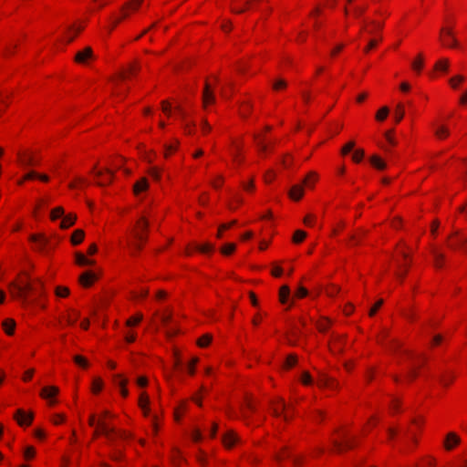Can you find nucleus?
Listing matches in <instances>:
<instances>
[{
    "instance_id": "obj_1",
    "label": "nucleus",
    "mask_w": 467,
    "mask_h": 467,
    "mask_svg": "<svg viewBox=\"0 0 467 467\" xmlns=\"http://www.w3.org/2000/svg\"><path fill=\"white\" fill-rule=\"evenodd\" d=\"M109 411L104 410L99 419L97 420L96 416L94 414H91L88 419V424L91 427H96L95 430V436L99 435V433L105 435L110 441H113L115 438H120V439H128L130 437V435L124 431H117L115 428L111 427L109 424H108L105 420V418L111 417Z\"/></svg>"
},
{
    "instance_id": "obj_2",
    "label": "nucleus",
    "mask_w": 467,
    "mask_h": 467,
    "mask_svg": "<svg viewBox=\"0 0 467 467\" xmlns=\"http://www.w3.org/2000/svg\"><path fill=\"white\" fill-rule=\"evenodd\" d=\"M28 285V278L26 275L20 276L10 285V293L16 299L26 302Z\"/></svg>"
},
{
    "instance_id": "obj_3",
    "label": "nucleus",
    "mask_w": 467,
    "mask_h": 467,
    "mask_svg": "<svg viewBox=\"0 0 467 467\" xmlns=\"http://www.w3.org/2000/svg\"><path fill=\"white\" fill-rule=\"evenodd\" d=\"M441 40L445 47H458V40L456 39L452 27L442 26L441 28Z\"/></svg>"
},
{
    "instance_id": "obj_4",
    "label": "nucleus",
    "mask_w": 467,
    "mask_h": 467,
    "mask_svg": "<svg viewBox=\"0 0 467 467\" xmlns=\"http://www.w3.org/2000/svg\"><path fill=\"white\" fill-rule=\"evenodd\" d=\"M143 0H130L121 8L122 16L113 21L110 30H112L123 18L129 16V10L136 11L142 4Z\"/></svg>"
},
{
    "instance_id": "obj_5",
    "label": "nucleus",
    "mask_w": 467,
    "mask_h": 467,
    "mask_svg": "<svg viewBox=\"0 0 467 467\" xmlns=\"http://www.w3.org/2000/svg\"><path fill=\"white\" fill-rule=\"evenodd\" d=\"M175 110L178 112L179 117L182 121L185 132L191 134L192 132V128L194 127L195 124L192 121L187 120L188 112L182 105H177L175 107Z\"/></svg>"
},
{
    "instance_id": "obj_6",
    "label": "nucleus",
    "mask_w": 467,
    "mask_h": 467,
    "mask_svg": "<svg viewBox=\"0 0 467 467\" xmlns=\"http://www.w3.org/2000/svg\"><path fill=\"white\" fill-rule=\"evenodd\" d=\"M92 171L94 172L95 176H97L98 178L103 177L104 171L107 173V176L105 178H103L101 181H99L97 182V184L99 186H105L107 184H109L114 178V172L108 168L105 169L104 171H96V166H95L93 168Z\"/></svg>"
},
{
    "instance_id": "obj_7",
    "label": "nucleus",
    "mask_w": 467,
    "mask_h": 467,
    "mask_svg": "<svg viewBox=\"0 0 467 467\" xmlns=\"http://www.w3.org/2000/svg\"><path fill=\"white\" fill-rule=\"evenodd\" d=\"M222 441L226 448H232L240 439L234 431L230 430L223 435Z\"/></svg>"
},
{
    "instance_id": "obj_8",
    "label": "nucleus",
    "mask_w": 467,
    "mask_h": 467,
    "mask_svg": "<svg viewBox=\"0 0 467 467\" xmlns=\"http://www.w3.org/2000/svg\"><path fill=\"white\" fill-rule=\"evenodd\" d=\"M93 51L90 47H85L83 50L78 51L75 56L77 63L85 64L88 59L93 58Z\"/></svg>"
},
{
    "instance_id": "obj_9",
    "label": "nucleus",
    "mask_w": 467,
    "mask_h": 467,
    "mask_svg": "<svg viewBox=\"0 0 467 467\" xmlns=\"http://www.w3.org/2000/svg\"><path fill=\"white\" fill-rule=\"evenodd\" d=\"M460 442H461L460 437L454 432H450L446 436V439L444 441V447L446 450L451 451L456 445L460 444Z\"/></svg>"
},
{
    "instance_id": "obj_10",
    "label": "nucleus",
    "mask_w": 467,
    "mask_h": 467,
    "mask_svg": "<svg viewBox=\"0 0 467 467\" xmlns=\"http://www.w3.org/2000/svg\"><path fill=\"white\" fill-rule=\"evenodd\" d=\"M149 188V182L145 177L138 180L133 185V192L136 196H139L141 192L147 191Z\"/></svg>"
},
{
    "instance_id": "obj_11",
    "label": "nucleus",
    "mask_w": 467,
    "mask_h": 467,
    "mask_svg": "<svg viewBox=\"0 0 467 467\" xmlns=\"http://www.w3.org/2000/svg\"><path fill=\"white\" fill-rule=\"evenodd\" d=\"M96 278H97V276L93 272L87 271V272H84L79 276V282L81 283V285L83 286L88 287L92 285V283L96 280Z\"/></svg>"
},
{
    "instance_id": "obj_12",
    "label": "nucleus",
    "mask_w": 467,
    "mask_h": 467,
    "mask_svg": "<svg viewBox=\"0 0 467 467\" xmlns=\"http://www.w3.org/2000/svg\"><path fill=\"white\" fill-rule=\"evenodd\" d=\"M15 420L17 423L22 426L29 425V416L21 409L17 410L14 415Z\"/></svg>"
},
{
    "instance_id": "obj_13",
    "label": "nucleus",
    "mask_w": 467,
    "mask_h": 467,
    "mask_svg": "<svg viewBox=\"0 0 467 467\" xmlns=\"http://www.w3.org/2000/svg\"><path fill=\"white\" fill-rule=\"evenodd\" d=\"M303 194H304L303 184L294 185L289 192L290 198H292L295 201L300 200L302 198Z\"/></svg>"
},
{
    "instance_id": "obj_14",
    "label": "nucleus",
    "mask_w": 467,
    "mask_h": 467,
    "mask_svg": "<svg viewBox=\"0 0 467 467\" xmlns=\"http://www.w3.org/2000/svg\"><path fill=\"white\" fill-rule=\"evenodd\" d=\"M202 100L203 104L206 105L209 102L213 103L214 102V95L213 90L211 89L210 85L206 82L202 93Z\"/></svg>"
},
{
    "instance_id": "obj_15",
    "label": "nucleus",
    "mask_w": 467,
    "mask_h": 467,
    "mask_svg": "<svg viewBox=\"0 0 467 467\" xmlns=\"http://www.w3.org/2000/svg\"><path fill=\"white\" fill-rule=\"evenodd\" d=\"M76 263L80 266H88V265H93L95 264L94 260L87 258L83 254L81 253H76Z\"/></svg>"
},
{
    "instance_id": "obj_16",
    "label": "nucleus",
    "mask_w": 467,
    "mask_h": 467,
    "mask_svg": "<svg viewBox=\"0 0 467 467\" xmlns=\"http://www.w3.org/2000/svg\"><path fill=\"white\" fill-rule=\"evenodd\" d=\"M76 219L77 216L72 213L64 215L60 223V227L66 229L72 226L75 223Z\"/></svg>"
},
{
    "instance_id": "obj_17",
    "label": "nucleus",
    "mask_w": 467,
    "mask_h": 467,
    "mask_svg": "<svg viewBox=\"0 0 467 467\" xmlns=\"http://www.w3.org/2000/svg\"><path fill=\"white\" fill-rule=\"evenodd\" d=\"M290 296V288L288 285H284L279 290V300L282 304H286Z\"/></svg>"
},
{
    "instance_id": "obj_18",
    "label": "nucleus",
    "mask_w": 467,
    "mask_h": 467,
    "mask_svg": "<svg viewBox=\"0 0 467 467\" xmlns=\"http://www.w3.org/2000/svg\"><path fill=\"white\" fill-rule=\"evenodd\" d=\"M342 438L344 439L343 442L336 440L333 441V445L337 451H341L343 448L348 449L352 447V442L347 438V436L344 435Z\"/></svg>"
},
{
    "instance_id": "obj_19",
    "label": "nucleus",
    "mask_w": 467,
    "mask_h": 467,
    "mask_svg": "<svg viewBox=\"0 0 467 467\" xmlns=\"http://www.w3.org/2000/svg\"><path fill=\"white\" fill-rule=\"evenodd\" d=\"M84 236H85V233L83 230H81V229L75 230L71 236L72 244H74V245L79 244L83 241Z\"/></svg>"
},
{
    "instance_id": "obj_20",
    "label": "nucleus",
    "mask_w": 467,
    "mask_h": 467,
    "mask_svg": "<svg viewBox=\"0 0 467 467\" xmlns=\"http://www.w3.org/2000/svg\"><path fill=\"white\" fill-rule=\"evenodd\" d=\"M318 384L321 387H327V388H330V389L337 388V383H336L333 379H331V378H329L328 376H326V375L322 376V378L318 381Z\"/></svg>"
},
{
    "instance_id": "obj_21",
    "label": "nucleus",
    "mask_w": 467,
    "mask_h": 467,
    "mask_svg": "<svg viewBox=\"0 0 467 467\" xmlns=\"http://www.w3.org/2000/svg\"><path fill=\"white\" fill-rule=\"evenodd\" d=\"M57 392H58V389L56 387H53V386L45 387V388H43V389L41 391V396L44 399L48 400V399H51L52 397H54Z\"/></svg>"
},
{
    "instance_id": "obj_22",
    "label": "nucleus",
    "mask_w": 467,
    "mask_h": 467,
    "mask_svg": "<svg viewBox=\"0 0 467 467\" xmlns=\"http://www.w3.org/2000/svg\"><path fill=\"white\" fill-rule=\"evenodd\" d=\"M115 383L120 388V393L123 397H127L129 392L125 388L127 384V379H123L121 376L118 375L115 379Z\"/></svg>"
},
{
    "instance_id": "obj_23",
    "label": "nucleus",
    "mask_w": 467,
    "mask_h": 467,
    "mask_svg": "<svg viewBox=\"0 0 467 467\" xmlns=\"http://www.w3.org/2000/svg\"><path fill=\"white\" fill-rule=\"evenodd\" d=\"M450 62L448 58H441L438 60L434 66L435 70L447 72L449 69Z\"/></svg>"
},
{
    "instance_id": "obj_24",
    "label": "nucleus",
    "mask_w": 467,
    "mask_h": 467,
    "mask_svg": "<svg viewBox=\"0 0 467 467\" xmlns=\"http://www.w3.org/2000/svg\"><path fill=\"white\" fill-rule=\"evenodd\" d=\"M285 409V404L282 399H278L277 404H273V413L276 417H280L283 414V410Z\"/></svg>"
},
{
    "instance_id": "obj_25",
    "label": "nucleus",
    "mask_w": 467,
    "mask_h": 467,
    "mask_svg": "<svg viewBox=\"0 0 467 467\" xmlns=\"http://www.w3.org/2000/svg\"><path fill=\"white\" fill-rule=\"evenodd\" d=\"M2 326L7 335H12L15 329L16 323L13 319L7 318L3 321Z\"/></svg>"
},
{
    "instance_id": "obj_26",
    "label": "nucleus",
    "mask_w": 467,
    "mask_h": 467,
    "mask_svg": "<svg viewBox=\"0 0 467 467\" xmlns=\"http://www.w3.org/2000/svg\"><path fill=\"white\" fill-rule=\"evenodd\" d=\"M30 240H31V244L34 243L36 245V249L39 251L42 249V247L46 244V239L44 237H42L40 235L33 234H31Z\"/></svg>"
},
{
    "instance_id": "obj_27",
    "label": "nucleus",
    "mask_w": 467,
    "mask_h": 467,
    "mask_svg": "<svg viewBox=\"0 0 467 467\" xmlns=\"http://www.w3.org/2000/svg\"><path fill=\"white\" fill-rule=\"evenodd\" d=\"M431 254L434 259V265L436 267H441L442 262L444 260V254L439 252L437 249H432Z\"/></svg>"
},
{
    "instance_id": "obj_28",
    "label": "nucleus",
    "mask_w": 467,
    "mask_h": 467,
    "mask_svg": "<svg viewBox=\"0 0 467 467\" xmlns=\"http://www.w3.org/2000/svg\"><path fill=\"white\" fill-rule=\"evenodd\" d=\"M288 457L291 458L293 461L294 465L297 466L301 462V459L299 457H294L290 453L286 451V449H284V452L282 454H276L275 459L276 461H281L283 458Z\"/></svg>"
},
{
    "instance_id": "obj_29",
    "label": "nucleus",
    "mask_w": 467,
    "mask_h": 467,
    "mask_svg": "<svg viewBox=\"0 0 467 467\" xmlns=\"http://www.w3.org/2000/svg\"><path fill=\"white\" fill-rule=\"evenodd\" d=\"M317 178V175L315 172H309L308 175L302 182L303 186L305 185L306 187L312 188Z\"/></svg>"
},
{
    "instance_id": "obj_30",
    "label": "nucleus",
    "mask_w": 467,
    "mask_h": 467,
    "mask_svg": "<svg viewBox=\"0 0 467 467\" xmlns=\"http://www.w3.org/2000/svg\"><path fill=\"white\" fill-rule=\"evenodd\" d=\"M404 113H405L404 106L401 103L397 104L395 111H394L396 122H400L403 119Z\"/></svg>"
},
{
    "instance_id": "obj_31",
    "label": "nucleus",
    "mask_w": 467,
    "mask_h": 467,
    "mask_svg": "<svg viewBox=\"0 0 467 467\" xmlns=\"http://www.w3.org/2000/svg\"><path fill=\"white\" fill-rule=\"evenodd\" d=\"M370 162L375 168L379 170H384L386 168V163L376 155L370 158Z\"/></svg>"
},
{
    "instance_id": "obj_32",
    "label": "nucleus",
    "mask_w": 467,
    "mask_h": 467,
    "mask_svg": "<svg viewBox=\"0 0 467 467\" xmlns=\"http://www.w3.org/2000/svg\"><path fill=\"white\" fill-rule=\"evenodd\" d=\"M411 67L416 72H420L423 67V57L421 54H420L418 57L411 63Z\"/></svg>"
},
{
    "instance_id": "obj_33",
    "label": "nucleus",
    "mask_w": 467,
    "mask_h": 467,
    "mask_svg": "<svg viewBox=\"0 0 467 467\" xmlns=\"http://www.w3.org/2000/svg\"><path fill=\"white\" fill-rule=\"evenodd\" d=\"M148 403H149V397L145 393H142L140 395V406L144 410L145 415H148V413H149Z\"/></svg>"
},
{
    "instance_id": "obj_34",
    "label": "nucleus",
    "mask_w": 467,
    "mask_h": 467,
    "mask_svg": "<svg viewBox=\"0 0 467 467\" xmlns=\"http://www.w3.org/2000/svg\"><path fill=\"white\" fill-rule=\"evenodd\" d=\"M306 237V233L303 230H297L295 232L293 241L296 244L301 243Z\"/></svg>"
},
{
    "instance_id": "obj_35",
    "label": "nucleus",
    "mask_w": 467,
    "mask_h": 467,
    "mask_svg": "<svg viewBox=\"0 0 467 467\" xmlns=\"http://www.w3.org/2000/svg\"><path fill=\"white\" fill-rule=\"evenodd\" d=\"M389 112V109L388 107L381 108L376 114V119L379 121H383L387 118Z\"/></svg>"
},
{
    "instance_id": "obj_36",
    "label": "nucleus",
    "mask_w": 467,
    "mask_h": 467,
    "mask_svg": "<svg viewBox=\"0 0 467 467\" xmlns=\"http://www.w3.org/2000/svg\"><path fill=\"white\" fill-rule=\"evenodd\" d=\"M64 215H65V212L62 207H57V208L53 209L51 212L52 220H57L59 218L62 219Z\"/></svg>"
},
{
    "instance_id": "obj_37",
    "label": "nucleus",
    "mask_w": 467,
    "mask_h": 467,
    "mask_svg": "<svg viewBox=\"0 0 467 467\" xmlns=\"http://www.w3.org/2000/svg\"><path fill=\"white\" fill-rule=\"evenodd\" d=\"M30 175H31V181L32 180H35V179H37L41 182H48L49 178L47 175L46 174H40L33 170H31V172H30Z\"/></svg>"
},
{
    "instance_id": "obj_38",
    "label": "nucleus",
    "mask_w": 467,
    "mask_h": 467,
    "mask_svg": "<svg viewBox=\"0 0 467 467\" xmlns=\"http://www.w3.org/2000/svg\"><path fill=\"white\" fill-rule=\"evenodd\" d=\"M449 134H450L449 130L444 126H441V127L437 128L435 130V135L440 139L445 138Z\"/></svg>"
},
{
    "instance_id": "obj_39",
    "label": "nucleus",
    "mask_w": 467,
    "mask_h": 467,
    "mask_svg": "<svg viewBox=\"0 0 467 467\" xmlns=\"http://www.w3.org/2000/svg\"><path fill=\"white\" fill-rule=\"evenodd\" d=\"M212 341V336L210 334H205L201 337L198 340V345L202 348L206 347Z\"/></svg>"
},
{
    "instance_id": "obj_40",
    "label": "nucleus",
    "mask_w": 467,
    "mask_h": 467,
    "mask_svg": "<svg viewBox=\"0 0 467 467\" xmlns=\"http://www.w3.org/2000/svg\"><path fill=\"white\" fill-rule=\"evenodd\" d=\"M464 81V77L462 75H457L451 78H450L449 82L451 86V88H456L458 84Z\"/></svg>"
},
{
    "instance_id": "obj_41",
    "label": "nucleus",
    "mask_w": 467,
    "mask_h": 467,
    "mask_svg": "<svg viewBox=\"0 0 467 467\" xmlns=\"http://www.w3.org/2000/svg\"><path fill=\"white\" fill-rule=\"evenodd\" d=\"M141 320H142V315L138 314L137 316L129 318L126 322V325L128 327H131V326L139 324Z\"/></svg>"
},
{
    "instance_id": "obj_42",
    "label": "nucleus",
    "mask_w": 467,
    "mask_h": 467,
    "mask_svg": "<svg viewBox=\"0 0 467 467\" xmlns=\"http://www.w3.org/2000/svg\"><path fill=\"white\" fill-rule=\"evenodd\" d=\"M56 295L60 297H66L69 295V289L66 286H57L56 288Z\"/></svg>"
},
{
    "instance_id": "obj_43",
    "label": "nucleus",
    "mask_w": 467,
    "mask_h": 467,
    "mask_svg": "<svg viewBox=\"0 0 467 467\" xmlns=\"http://www.w3.org/2000/svg\"><path fill=\"white\" fill-rule=\"evenodd\" d=\"M103 382L100 379H95L92 382V391L97 393L101 390Z\"/></svg>"
},
{
    "instance_id": "obj_44",
    "label": "nucleus",
    "mask_w": 467,
    "mask_h": 467,
    "mask_svg": "<svg viewBox=\"0 0 467 467\" xmlns=\"http://www.w3.org/2000/svg\"><path fill=\"white\" fill-rule=\"evenodd\" d=\"M148 172L155 181H159L161 179V172L157 167H151Z\"/></svg>"
},
{
    "instance_id": "obj_45",
    "label": "nucleus",
    "mask_w": 467,
    "mask_h": 467,
    "mask_svg": "<svg viewBox=\"0 0 467 467\" xmlns=\"http://www.w3.org/2000/svg\"><path fill=\"white\" fill-rule=\"evenodd\" d=\"M364 154L365 153H364L363 150H361V149L356 150L353 153L352 159L354 161L359 162L363 159Z\"/></svg>"
},
{
    "instance_id": "obj_46",
    "label": "nucleus",
    "mask_w": 467,
    "mask_h": 467,
    "mask_svg": "<svg viewBox=\"0 0 467 467\" xmlns=\"http://www.w3.org/2000/svg\"><path fill=\"white\" fill-rule=\"evenodd\" d=\"M161 109L166 115L171 116V105L169 101H167V100L161 101Z\"/></svg>"
},
{
    "instance_id": "obj_47",
    "label": "nucleus",
    "mask_w": 467,
    "mask_h": 467,
    "mask_svg": "<svg viewBox=\"0 0 467 467\" xmlns=\"http://www.w3.org/2000/svg\"><path fill=\"white\" fill-rule=\"evenodd\" d=\"M296 363V357L294 356V355H289L286 359H285V368H290L292 367H294Z\"/></svg>"
},
{
    "instance_id": "obj_48",
    "label": "nucleus",
    "mask_w": 467,
    "mask_h": 467,
    "mask_svg": "<svg viewBox=\"0 0 467 467\" xmlns=\"http://www.w3.org/2000/svg\"><path fill=\"white\" fill-rule=\"evenodd\" d=\"M235 250V244H226L222 248V253L223 254H231Z\"/></svg>"
},
{
    "instance_id": "obj_49",
    "label": "nucleus",
    "mask_w": 467,
    "mask_h": 467,
    "mask_svg": "<svg viewBox=\"0 0 467 467\" xmlns=\"http://www.w3.org/2000/svg\"><path fill=\"white\" fill-rule=\"evenodd\" d=\"M329 327V320H327V319H324L322 321H319L317 323V328L319 329V331L321 332H325L327 331V329Z\"/></svg>"
},
{
    "instance_id": "obj_50",
    "label": "nucleus",
    "mask_w": 467,
    "mask_h": 467,
    "mask_svg": "<svg viewBox=\"0 0 467 467\" xmlns=\"http://www.w3.org/2000/svg\"><path fill=\"white\" fill-rule=\"evenodd\" d=\"M355 147V142L354 141H349L348 142L343 148H342V154H348V152H350L353 148Z\"/></svg>"
},
{
    "instance_id": "obj_51",
    "label": "nucleus",
    "mask_w": 467,
    "mask_h": 467,
    "mask_svg": "<svg viewBox=\"0 0 467 467\" xmlns=\"http://www.w3.org/2000/svg\"><path fill=\"white\" fill-rule=\"evenodd\" d=\"M160 318H161V323L164 326H166L171 320V312L164 313V314L161 315Z\"/></svg>"
},
{
    "instance_id": "obj_52",
    "label": "nucleus",
    "mask_w": 467,
    "mask_h": 467,
    "mask_svg": "<svg viewBox=\"0 0 467 467\" xmlns=\"http://www.w3.org/2000/svg\"><path fill=\"white\" fill-rule=\"evenodd\" d=\"M301 380H302L303 384H305V385H310V384H312V381H313L312 378L308 372H304L302 374Z\"/></svg>"
},
{
    "instance_id": "obj_53",
    "label": "nucleus",
    "mask_w": 467,
    "mask_h": 467,
    "mask_svg": "<svg viewBox=\"0 0 467 467\" xmlns=\"http://www.w3.org/2000/svg\"><path fill=\"white\" fill-rule=\"evenodd\" d=\"M74 361L78 366H81V367H87L88 366L87 360L82 356H75L74 357Z\"/></svg>"
},
{
    "instance_id": "obj_54",
    "label": "nucleus",
    "mask_w": 467,
    "mask_h": 467,
    "mask_svg": "<svg viewBox=\"0 0 467 467\" xmlns=\"http://www.w3.org/2000/svg\"><path fill=\"white\" fill-rule=\"evenodd\" d=\"M256 141H257V146L258 148L260 149L261 151H265L266 149H267V146L266 144L264 142V139H261L259 138V136L255 135L254 136Z\"/></svg>"
},
{
    "instance_id": "obj_55",
    "label": "nucleus",
    "mask_w": 467,
    "mask_h": 467,
    "mask_svg": "<svg viewBox=\"0 0 467 467\" xmlns=\"http://www.w3.org/2000/svg\"><path fill=\"white\" fill-rule=\"evenodd\" d=\"M383 305V300L379 299L377 301V303L374 305V306L369 310L368 314L370 317L374 316L378 309Z\"/></svg>"
},
{
    "instance_id": "obj_56",
    "label": "nucleus",
    "mask_w": 467,
    "mask_h": 467,
    "mask_svg": "<svg viewBox=\"0 0 467 467\" xmlns=\"http://www.w3.org/2000/svg\"><path fill=\"white\" fill-rule=\"evenodd\" d=\"M137 227L140 231L143 232V231H146L147 228H148V222L144 219V218H141L138 223H137Z\"/></svg>"
},
{
    "instance_id": "obj_57",
    "label": "nucleus",
    "mask_w": 467,
    "mask_h": 467,
    "mask_svg": "<svg viewBox=\"0 0 467 467\" xmlns=\"http://www.w3.org/2000/svg\"><path fill=\"white\" fill-rule=\"evenodd\" d=\"M339 291V288L336 285H331L329 287H327L326 289V293L329 296H334L336 294H337Z\"/></svg>"
},
{
    "instance_id": "obj_58",
    "label": "nucleus",
    "mask_w": 467,
    "mask_h": 467,
    "mask_svg": "<svg viewBox=\"0 0 467 467\" xmlns=\"http://www.w3.org/2000/svg\"><path fill=\"white\" fill-rule=\"evenodd\" d=\"M307 294H308V291L305 287L299 286L296 293V296H297L299 298H303V297L306 296Z\"/></svg>"
},
{
    "instance_id": "obj_59",
    "label": "nucleus",
    "mask_w": 467,
    "mask_h": 467,
    "mask_svg": "<svg viewBox=\"0 0 467 467\" xmlns=\"http://www.w3.org/2000/svg\"><path fill=\"white\" fill-rule=\"evenodd\" d=\"M285 87H286V82L284 79H278L273 85L274 89L284 88Z\"/></svg>"
},
{
    "instance_id": "obj_60",
    "label": "nucleus",
    "mask_w": 467,
    "mask_h": 467,
    "mask_svg": "<svg viewBox=\"0 0 467 467\" xmlns=\"http://www.w3.org/2000/svg\"><path fill=\"white\" fill-rule=\"evenodd\" d=\"M393 130L385 132V138L390 145H396V141L392 136Z\"/></svg>"
},
{
    "instance_id": "obj_61",
    "label": "nucleus",
    "mask_w": 467,
    "mask_h": 467,
    "mask_svg": "<svg viewBox=\"0 0 467 467\" xmlns=\"http://www.w3.org/2000/svg\"><path fill=\"white\" fill-rule=\"evenodd\" d=\"M198 250L202 253H208L213 250V245L210 244H205L203 245L198 246Z\"/></svg>"
},
{
    "instance_id": "obj_62",
    "label": "nucleus",
    "mask_w": 467,
    "mask_h": 467,
    "mask_svg": "<svg viewBox=\"0 0 467 467\" xmlns=\"http://www.w3.org/2000/svg\"><path fill=\"white\" fill-rule=\"evenodd\" d=\"M365 10H366V7H364V6H356L353 9V13H354L355 16L358 17L364 14Z\"/></svg>"
},
{
    "instance_id": "obj_63",
    "label": "nucleus",
    "mask_w": 467,
    "mask_h": 467,
    "mask_svg": "<svg viewBox=\"0 0 467 467\" xmlns=\"http://www.w3.org/2000/svg\"><path fill=\"white\" fill-rule=\"evenodd\" d=\"M192 438L196 442L200 441L202 438L201 431L199 430H194L192 433Z\"/></svg>"
},
{
    "instance_id": "obj_64",
    "label": "nucleus",
    "mask_w": 467,
    "mask_h": 467,
    "mask_svg": "<svg viewBox=\"0 0 467 467\" xmlns=\"http://www.w3.org/2000/svg\"><path fill=\"white\" fill-rule=\"evenodd\" d=\"M283 269L280 266H275L272 275L275 277H280L282 275Z\"/></svg>"
}]
</instances>
